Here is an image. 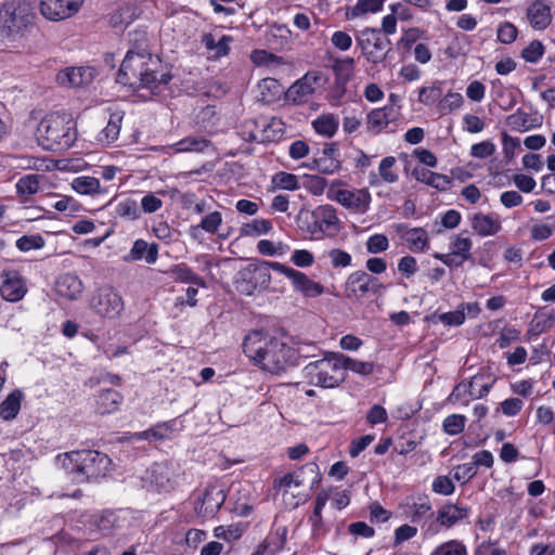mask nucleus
Wrapping results in <instances>:
<instances>
[{
  "mask_svg": "<svg viewBox=\"0 0 555 555\" xmlns=\"http://www.w3.org/2000/svg\"><path fill=\"white\" fill-rule=\"evenodd\" d=\"M242 348L255 365L273 374H279L295 364L294 348L262 331L248 333Z\"/></svg>",
  "mask_w": 555,
  "mask_h": 555,
  "instance_id": "obj_1",
  "label": "nucleus"
},
{
  "mask_svg": "<svg viewBox=\"0 0 555 555\" xmlns=\"http://www.w3.org/2000/svg\"><path fill=\"white\" fill-rule=\"evenodd\" d=\"M159 60L151 54L129 51L117 73L116 81L122 86L140 89H157L171 80L169 73H158Z\"/></svg>",
  "mask_w": 555,
  "mask_h": 555,
  "instance_id": "obj_2",
  "label": "nucleus"
},
{
  "mask_svg": "<svg viewBox=\"0 0 555 555\" xmlns=\"http://www.w3.org/2000/svg\"><path fill=\"white\" fill-rule=\"evenodd\" d=\"M36 139L44 150H67L77 139L76 121L65 113L48 114L37 126Z\"/></svg>",
  "mask_w": 555,
  "mask_h": 555,
  "instance_id": "obj_3",
  "label": "nucleus"
},
{
  "mask_svg": "<svg viewBox=\"0 0 555 555\" xmlns=\"http://www.w3.org/2000/svg\"><path fill=\"white\" fill-rule=\"evenodd\" d=\"M57 461L77 482L105 476L111 465V459L95 450L67 452L59 455Z\"/></svg>",
  "mask_w": 555,
  "mask_h": 555,
  "instance_id": "obj_4",
  "label": "nucleus"
},
{
  "mask_svg": "<svg viewBox=\"0 0 555 555\" xmlns=\"http://www.w3.org/2000/svg\"><path fill=\"white\" fill-rule=\"evenodd\" d=\"M304 373L310 385L322 388L338 387L346 378L340 353H328L320 360L308 363Z\"/></svg>",
  "mask_w": 555,
  "mask_h": 555,
  "instance_id": "obj_5",
  "label": "nucleus"
},
{
  "mask_svg": "<svg viewBox=\"0 0 555 555\" xmlns=\"http://www.w3.org/2000/svg\"><path fill=\"white\" fill-rule=\"evenodd\" d=\"M275 264L280 262L273 261H259L249 263L238 271L235 281L236 289L244 295L250 296L257 289H266L271 283V270H274Z\"/></svg>",
  "mask_w": 555,
  "mask_h": 555,
  "instance_id": "obj_6",
  "label": "nucleus"
},
{
  "mask_svg": "<svg viewBox=\"0 0 555 555\" xmlns=\"http://www.w3.org/2000/svg\"><path fill=\"white\" fill-rule=\"evenodd\" d=\"M357 46L362 55L372 64H379L387 57L391 41L379 29L366 27L356 37Z\"/></svg>",
  "mask_w": 555,
  "mask_h": 555,
  "instance_id": "obj_7",
  "label": "nucleus"
},
{
  "mask_svg": "<svg viewBox=\"0 0 555 555\" xmlns=\"http://www.w3.org/2000/svg\"><path fill=\"white\" fill-rule=\"evenodd\" d=\"M3 27L10 34H18L35 21L36 14L29 0H9L1 10Z\"/></svg>",
  "mask_w": 555,
  "mask_h": 555,
  "instance_id": "obj_8",
  "label": "nucleus"
},
{
  "mask_svg": "<svg viewBox=\"0 0 555 555\" xmlns=\"http://www.w3.org/2000/svg\"><path fill=\"white\" fill-rule=\"evenodd\" d=\"M485 375H474L469 379L459 383L448 397L453 404L467 406L472 400L486 397L494 385V379L485 382Z\"/></svg>",
  "mask_w": 555,
  "mask_h": 555,
  "instance_id": "obj_9",
  "label": "nucleus"
},
{
  "mask_svg": "<svg viewBox=\"0 0 555 555\" xmlns=\"http://www.w3.org/2000/svg\"><path fill=\"white\" fill-rule=\"evenodd\" d=\"M90 307L100 317L115 319L124 310V300L113 288H103L92 296Z\"/></svg>",
  "mask_w": 555,
  "mask_h": 555,
  "instance_id": "obj_10",
  "label": "nucleus"
},
{
  "mask_svg": "<svg viewBox=\"0 0 555 555\" xmlns=\"http://www.w3.org/2000/svg\"><path fill=\"white\" fill-rule=\"evenodd\" d=\"M332 198L353 214L363 215L369 211L372 196L367 189H338L333 191Z\"/></svg>",
  "mask_w": 555,
  "mask_h": 555,
  "instance_id": "obj_11",
  "label": "nucleus"
},
{
  "mask_svg": "<svg viewBox=\"0 0 555 555\" xmlns=\"http://www.w3.org/2000/svg\"><path fill=\"white\" fill-rule=\"evenodd\" d=\"M85 0H40L41 15L52 22L67 20L76 15Z\"/></svg>",
  "mask_w": 555,
  "mask_h": 555,
  "instance_id": "obj_12",
  "label": "nucleus"
},
{
  "mask_svg": "<svg viewBox=\"0 0 555 555\" xmlns=\"http://www.w3.org/2000/svg\"><path fill=\"white\" fill-rule=\"evenodd\" d=\"M225 501V493L221 486L209 485L203 495L195 502V513L203 519L212 518Z\"/></svg>",
  "mask_w": 555,
  "mask_h": 555,
  "instance_id": "obj_13",
  "label": "nucleus"
},
{
  "mask_svg": "<svg viewBox=\"0 0 555 555\" xmlns=\"http://www.w3.org/2000/svg\"><path fill=\"white\" fill-rule=\"evenodd\" d=\"M274 271L288 278L293 288L306 297H317L324 293V286L322 284L312 281L301 271L286 267L285 264H275Z\"/></svg>",
  "mask_w": 555,
  "mask_h": 555,
  "instance_id": "obj_14",
  "label": "nucleus"
},
{
  "mask_svg": "<svg viewBox=\"0 0 555 555\" xmlns=\"http://www.w3.org/2000/svg\"><path fill=\"white\" fill-rule=\"evenodd\" d=\"M0 280V294L4 300L17 302L27 294L25 280L17 270L1 271Z\"/></svg>",
  "mask_w": 555,
  "mask_h": 555,
  "instance_id": "obj_15",
  "label": "nucleus"
},
{
  "mask_svg": "<svg viewBox=\"0 0 555 555\" xmlns=\"http://www.w3.org/2000/svg\"><path fill=\"white\" fill-rule=\"evenodd\" d=\"M321 79L317 72H308L304 77L294 82L286 91V100L293 104L307 103L315 91V86Z\"/></svg>",
  "mask_w": 555,
  "mask_h": 555,
  "instance_id": "obj_16",
  "label": "nucleus"
},
{
  "mask_svg": "<svg viewBox=\"0 0 555 555\" xmlns=\"http://www.w3.org/2000/svg\"><path fill=\"white\" fill-rule=\"evenodd\" d=\"M397 235L406 244L413 253H425L429 249L428 233L423 228H409L404 223L393 224Z\"/></svg>",
  "mask_w": 555,
  "mask_h": 555,
  "instance_id": "obj_17",
  "label": "nucleus"
},
{
  "mask_svg": "<svg viewBox=\"0 0 555 555\" xmlns=\"http://www.w3.org/2000/svg\"><path fill=\"white\" fill-rule=\"evenodd\" d=\"M377 287H379V285L376 279L364 271H356L347 279L346 296L348 298L362 299L370 292L376 293Z\"/></svg>",
  "mask_w": 555,
  "mask_h": 555,
  "instance_id": "obj_18",
  "label": "nucleus"
},
{
  "mask_svg": "<svg viewBox=\"0 0 555 555\" xmlns=\"http://www.w3.org/2000/svg\"><path fill=\"white\" fill-rule=\"evenodd\" d=\"M94 77L93 67H68L56 75V80L64 87L79 88L91 83Z\"/></svg>",
  "mask_w": 555,
  "mask_h": 555,
  "instance_id": "obj_19",
  "label": "nucleus"
},
{
  "mask_svg": "<svg viewBox=\"0 0 555 555\" xmlns=\"http://www.w3.org/2000/svg\"><path fill=\"white\" fill-rule=\"evenodd\" d=\"M526 16L535 30H544L552 23L551 8L543 0H534L528 7Z\"/></svg>",
  "mask_w": 555,
  "mask_h": 555,
  "instance_id": "obj_20",
  "label": "nucleus"
},
{
  "mask_svg": "<svg viewBox=\"0 0 555 555\" xmlns=\"http://www.w3.org/2000/svg\"><path fill=\"white\" fill-rule=\"evenodd\" d=\"M328 498L330 494L326 491H321L315 495L314 507L308 519L311 525V535L313 539H321L328 531L322 517V511Z\"/></svg>",
  "mask_w": 555,
  "mask_h": 555,
  "instance_id": "obj_21",
  "label": "nucleus"
},
{
  "mask_svg": "<svg viewBox=\"0 0 555 555\" xmlns=\"http://www.w3.org/2000/svg\"><path fill=\"white\" fill-rule=\"evenodd\" d=\"M469 508L459 504H444L437 511L436 522L443 528H451L460 520L467 518Z\"/></svg>",
  "mask_w": 555,
  "mask_h": 555,
  "instance_id": "obj_22",
  "label": "nucleus"
},
{
  "mask_svg": "<svg viewBox=\"0 0 555 555\" xmlns=\"http://www.w3.org/2000/svg\"><path fill=\"white\" fill-rule=\"evenodd\" d=\"M83 291V284L81 280L72 273L62 274L55 282V292L59 296L75 300Z\"/></svg>",
  "mask_w": 555,
  "mask_h": 555,
  "instance_id": "obj_23",
  "label": "nucleus"
},
{
  "mask_svg": "<svg viewBox=\"0 0 555 555\" xmlns=\"http://www.w3.org/2000/svg\"><path fill=\"white\" fill-rule=\"evenodd\" d=\"M470 223L475 233L482 237L495 235L502 229L499 217H493L492 215H486L482 212L473 215Z\"/></svg>",
  "mask_w": 555,
  "mask_h": 555,
  "instance_id": "obj_24",
  "label": "nucleus"
},
{
  "mask_svg": "<svg viewBox=\"0 0 555 555\" xmlns=\"http://www.w3.org/2000/svg\"><path fill=\"white\" fill-rule=\"evenodd\" d=\"M158 258V247L156 244H149L144 240L134 241L131 249L125 256L126 261H138L144 259L149 264L156 262Z\"/></svg>",
  "mask_w": 555,
  "mask_h": 555,
  "instance_id": "obj_25",
  "label": "nucleus"
},
{
  "mask_svg": "<svg viewBox=\"0 0 555 555\" xmlns=\"http://www.w3.org/2000/svg\"><path fill=\"white\" fill-rule=\"evenodd\" d=\"M315 227L321 233L338 230V217L336 209L331 205L319 206L313 212Z\"/></svg>",
  "mask_w": 555,
  "mask_h": 555,
  "instance_id": "obj_26",
  "label": "nucleus"
},
{
  "mask_svg": "<svg viewBox=\"0 0 555 555\" xmlns=\"http://www.w3.org/2000/svg\"><path fill=\"white\" fill-rule=\"evenodd\" d=\"M302 485V469L287 473L274 479V489L278 491V493L283 495L284 500H286L288 494L292 498H296L294 490L300 488Z\"/></svg>",
  "mask_w": 555,
  "mask_h": 555,
  "instance_id": "obj_27",
  "label": "nucleus"
},
{
  "mask_svg": "<svg viewBox=\"0 0 555 555\" xmlns=\"http://www.w3.org/2000/svg\"><path fill=\"white\" fill-rule=\"evenodd\" d=\"M542 124L541 117H531L522 109H517L506 118V125L517 132H526L533 128L540 127Z\"/></svg>",
  "mask_w": 555,
  "mask_h": 555,
  "instance_id": "obj_28",
  "label": "nucleus"
},
{
  "mask_svg": "<svg viewBox=\"0 0 555 555\" xmlns=\"http://www.w3.org/2000/svg\"><path fill=\"white\" fill-rule=\"evenodd\" d=\"M211 145V142L202 135H190L181 139L168 149L173 153H202Z\"/></svg>",
  "mask_w": 555,
  "mask_h": 555,
  "instance_id": "obj_29",
  "label": "nucleus"
},
{
  "mask_svg": "<svg viewBox=\"0 0 555 555\" xmlns=\"http://www.w3.org/2000/svg\"><path fill=\"white\" fill-rule=\"evenodd\" d=\"M72 188L80 195H103L107 190L103 188L100 180L95 177L79 176L72 181Z\"/></svg>",
  "mask_w": 555,
  "mask_h": 555,
  "instance_id": "obj_30",
  "label": "nucleus"
},
{
  "mask_svg": "<svg viewBox=\"0 0 555 555\" xmlns=\"http://www.w3.org/2000/svg\"><path fill=\"white\" fill-rule=\"evenodd\" d=\"M122 118L124 113L120 111L114 112L109 115L106 126L101 130V132L98 135V140L102 144L109 145L118 139L121 129Z\"/></svg>",
  "mask_w": 555,
  "mask_h": 555,
  "instance_id": "obj_31",
  "label": "nucleus"
},
{
  "mask_svg": "<svg viewBox=\"0 0 555 555\" xmlns=\"http://www.w3.org/2000/svg\"><path fill=\"white\" fill-rule=\"evenodd\" d=\"M122 402V396L115 389H103L99 392L96 406L101 414L116 412Z\"/></svg>",
  "mask_w": 555,
  "mask_h": 555,
  "instance_id": "obj_32",
  "label": "nucleus"
},
{
  "mask_svg": "<svg viewBox=\"0 0 555 555\" xmlns=\"http://www.w3.org/2000/svg\"><path fill=\"white\" fill-rule=\"evenodd\" d=\"M23 398V391L20 389H15L7 396L0 403V416L3 421H12L17 416Z\"/></svg>",
  "mask_w": 555,
  "mask_h": 555,
  "instance_id": "obj_33",
  "label": "nucleus"
},
{
  "mask_svg": "<svg viewBox=\"0 0 555 555\" xmlns=\"http://www.w3.org/2000/svg\"><path fill=\"white\" fill-rule=\"evenodd\" d=\"M393 119L395 115L393 109L391 107L373 109L367 115V129L373 133H379Z\"/></svg>",
  "mask_w": 555,
  "mask_h": 555,
  "instance_id": "obj_34",
  "label": "nucleus"
},
{
  "mask_svg": "<svg viewBox=\"0 0 555 555\" xmlns=\"http://www.w3.org/2000/svg\"><path fill=\"white\" fill-rule=\"evenodd\" d=\"M443 82L441 80H434L429 85L418 88L417 101L425 106H438L440 98L443 94Z\"/></svg>",
  "mask_w": 555,
  "mask_h": 555,
  "instance_id": "obj_35",
  "label": "nucleus"
},
{
  "mask_svg": "<svg viewBox=\"0 0 555 555\" xmlns=\"http://www.w3.org/2000/svg\"><path fill=\"white\" fill-rule=\"evenodd\" d=\"M146 478L157 491H168L171 488L170 472L165 465H153Z\"/></svg>",
  "mask_w": 555,
  "mask_h": 555,
  "instance_id": "obj_36",
  "label": "nucleus"
},
{
  "mask_svg": "<svg viewBox=\"0 0 555 555\" xmlns=\"http://www.w3.org/2000/svg\"><path fill=\"white\" fill-rule=\"evenodd\" d=\"M386 0H359L353 7L346 10V18L354 20L370 13H377L383 9Z\"/></svg>",
  "mask_w": 555,
  "mask_h": 555,
  "instance_id": "obj_37",
  "label": "nucleus"
},
{
  "mask_svg": "<svg viewBox=\"0 0 555 555\" xmlns=\"http://www.w3.org/2000/svg\"><path fill=\"white\" fill-rule=\"evenodd\" d=\"M413 176L417 181L424 182L427 185L438 190H446L451 182L447 176L430 171L425 168H415L413 170Z\"/></svg>",
  "mask_w": 555,
  "mask_h": 555,
  "instance_id": "obj_38",
  "label": "nucleus"
},
{
  "mask_svg": "<svg viewBox=\"0 0 555 555\" xmlns=\"http://www.w3.org/2000/svg\"><path fill=\"white\" fill-rule=\"evenodd\" d=\"M260 143L279 141L284 133V122L276 117L269 120L261 119Z\"/></svg>",
  "mask_w": 555,
  "mask_h": 555,
  "instance_id": "obj_39",
  "label": "nucleus"
},
{
  "mask_svg": "<svg viewBox=\"0 0 555 555\" xmlns=\"http://www.w3.org/2000/svg\"><path fill=\"white\" fill-rule=\"evenodd\" d=\"M222 224V215L219 211H212L205 216L199 224L191 225L190 234L194 238H198L201 231H205L210 234L218 232Z\"/></svg>",
  "mask_w": 555,
  "mask_h": 555,
  "instance_id": "obj_40",
  "label": "nucleus"
},
{
  "mask_svg": "<svg viewBox=\"0 0 555 555\" xmlns=\"http://www.w3.org/2000/svg\"><path fill=\"white\" fill-rule=\"evenodd\" d=\"M250 60L256 66L264 67L269 72H274L285 62L282 56H278L266 50H255L250 54Z\"/></svg>",
  "mask_w": 555,
  "mask_h": 555,
  "instance_id": "obj_41",
  "label": "nucleus"
},
{
  "mask_svg": "<svg viewBox=\"0 0 555 555\" xmlns=\"http://www.w3.org/2000/svg\"><path fill=\"white\" fill-rule=\"evenodd\" d=\"M258 92L260 100L270 103L280 96L283 92V88L280 82L274 78H263L258 82Z\"/></svg>",
  "mask_w": 555,
  "mask_h": 555,
  "instance_id": "obj_42",
  "label": "nucleus"
},
{
  "mask_svg": "<svg viewBox=\"0 0 555 555\" xmlns=\"http://www.w3.org/2000/svg\"><path fill=\"white\" fill-rule=\"evenodd\" d=\"M171 273L176 281L206 287L205 280L197 275L188 264L179 263L172 267Z\"/></svg>",
  "mask_w": 555,
  "mask_h": 555,
  "instance_id": "obj_43",
  "label": "nucleus"
},
{
  "mask_svg": "<svg viewBox=\"0 0 555 555\" xmlns=\"http://www.w3.org/2000/svg\"><path fill=\"white\" fill-rule=\"evenodd\" d=\"M273 224L269 219H253L250 222L243 223L241 227V235L244 236H260L268 234L272 231Z\"/></svg>",
  "mask_w": 555,
  "mask_h": 555,
  "instance_id": "obj_44",
  "label": "nucleus"
},
{
  "mask_svg": "<svg viewBox=\"0 0 555 555\" xmlns=\"http://www.w3.org/2000/svg\"><path fill=\"white\" fill-rule=\"evenodd\" d=\"M338 120L333 114H323L313 120V129L326 138H332L338 130Z\"/></svg>",
  "mask_w": 555,
  "mask_h": 555,
  "instance_id": "obj_45",
  "label": "nucleus"
},
{
  "mask_svg": "<svg viewBox=\"0 0 555 555\" xmlns=\"http://www.w3.org/2000/svg\"><path fill=\"white\" fill-rule=\"evenodd\" d=\"M115 216L125 220L133 221L140 218V209L137 201L124 198L115 207Z\"/></svg>",
  "mask_w": 555,
  "mask_h": 555,
  "instance_id": "obj_46",
  "label": "nucleus"
},
{
  "mask_svg": "<svg viewBox=\"0 0 555 555\" xmlns=\"http://www.w3.org/2000/svg\"><path fill=\"white\" fill-rule=\"evenodd\" d=\"M232 41L231 37L222 36L219 41L216 42L211 34H205L202 38V42L205 48L209 51H216L217 57L225 56L229 53V43Z\"/></svg>",
  "mask_w": 555,
  "mask_h": 555,
  "instance_id": "obj_47",
  "label": "nucleus"
},
{
  "mask_svg": "<svg viewBox=\"0 0 555 555\" xmlns=\"http://www.w3.org/2000/svg\"><path fill=\"white\" fill-rule=\"evenodd\" d=\"M464 98L457 92H448L444 96L440 98L437 111L440 115H448L462 107Z\"/></svg>",
  "mask_w": 555,
  "mask_h": 555,
  "instance_id": "obj_48",
  "label": "nucleus"
},
{
  "mask_svg": "<svg viewBox=\"0 0 555 555\" xmlns=\"http://www.w3.org/2000/svg\"><path fill=\"white\" fill-rule=\"evenodd\" d=\"M340 362H343V373L347 370L352 371L357 374L367 376L371 375L374 371L373 362L359 361L352 358H349L343 353H340Z\"/></svg>",
  "mask_w": 555,
  "mask_h": 555,
  "instance_id": "obj_49",
  "label": "nucleus"
},
{
  "mask_svg": "<svg viewBox=\"0 0 555 555\" xmlns=\"http://www.w3.org/2000/svg\"><path fill=\"white\" fill-rule=\"evenodd\" d=\"M41 175H26L16 182V191L20 195H33L39 191Z\"/></svg>",
  "mask_w": 555,
  "mask_h": 555,
  "instance_id": "obj_50",
  "label": "nucleus"
},
{
  "mask_svg": "<svg viewBox=\"0 0 555 555\" xmlns=\"http://www.w3.org/2000/svg\"><path fill=\"white\" fill-rule=\"evenodd\" d=\"M472 240L467 236H463L462 234L454 235L450 244L451 251L460 256V258L465 261L472 258Z\"/></svg>",
  "mask_w": 555,
  "mask_h": 555,
  "instance_id": "obj_51",
  "label": "nucleus"
},
{
  "mask_svg": "<svg viewBox=\"0 0 555 555\" xmlns=\"http://www.w3.org/2000/svg\"><path fill=\"white\" fill-rule=\"evenodd\" d=\"M466 416L463 414H450L442 422V429L447 435L456 436L464 431Z\"/></svg>",
  "mask_w": 555,
  "mask_h": 555,
  "instance_id": "obj_52",
  "label": "nucleus"
},
{
  "mask_svg": "<svg viewBox=\"0 0 555 555\" xmlns=\"http://www.w3.org/2000/svg\"><path fill=\"white\" fill-rule=\"evenodd\" d=\"M274 189L295 191L299 189L298 177L294 173L280 171L272 177Z\"/></svg>",
  "mask_w": 555,
  "mask_h": 555,
  "instance_id": "obj_53",
  "label": "nucleus"
},
{
  "mask_svg": "<svg viewBox=\"0 0 555 555\" xmlns=\"http://www.w3.org/2000/svg\"><path fill=\"white\" fill-rule=\"evenodd\" d=\"M261 120L248 119L240 127V135L247 142H259L261 138Z\"/></svg>",
  "mask_w": 555,
  "mask_h": 555,
  "instance_id": "obj_54",
  "label": "nucleus"
},
{
  "mask_svg": "<svg viewBox=\"0 0 555 555\" xmlns=\"http://www.w3.org/2000/svg\"><path fill=\"white\" fill-rule=\"evenodd\" d=\"M257 250L263 256H282L289 250V247L282 243H274L269 240H260L257 243Z\"/></svg>",
  "mask_w": 555,
  "mask_h": 555,
  "instance_id": "obj_55",
  "label": "nucleus"
},
{
  "mask_svg": "<svg viewBox=\"0 0 555 555\" xmlns=\"http://www.w3.org/2000/svg\"><path fill=\"white\" fill-rule=\"evenodd\" d=\"M287 532L288 530L285 526H276L264 539L275 554L284 548L287 541Z\"/></svg>",
  "mask_w": 555,
  "mask_h": 555,
  "instance_id": "obj_56",
  "label": "nucleus"
},
{
  "mask_svg": "<svg viewBox=\"0 0 555 555\" xmlns=\"http://www.w3.org/2000/svg\"><path fill=\"white\" fill-rule=\"evenodd\" d=\"M431 555H468L466 546L457 541L450 540L438 545L431 553Z\"/></svg>",
  "mask_w": 555,
  "mask_h": 555,
  "instance_id": "obj_57",
  "label": "nucleus"
},
{
  "mask_svg": "<svg viewBox=\"0 0 555 555\" xmlns=\"http://www.w3.org/2000/svg\"><path fill=\"white\" fill-rule=\"evenodd\" d=\"M397 160L393 156H387L382 159L378 167V172L383 181L387 183H395L398 181L399 176L393 170Z\"/></svg>",
  "mask_w": 555,
  "mask_h": 555,
  "instance_id": "obj_58",
  "label": "nucleus"
},
{
  "mask_svg": "<svg viewBox=\"0 0 555 555\" xmlns=\"http://www.w3.org/2000/svg\"><path fill=\"white\" fill-rule=\"evenodd\" d=\"M44 244L46 241L40 234L23 235L16 241V247L23 253L41 249Z\"/></svg>",
  "mask_w": 555,
  "mask_h": 555,
  "instance_id": "obj_59",
  "label": "nucleus"
},
{
  "mask_svg": "<svg viewBox=\"0 0 555 555\" xmlns=\"http://www.w3.org/2000/svg\"><path fill=\"white\" fill-rule=\"evenodd\" d=\"M434 516L431 504L428 500L422 502H415L412 505L411 520L414 524H420L427 518Z\"/></svg>",
  "mask_w": 555,
  "mask_h": 555,
  "instance_id": "obj_60",
  "label": "nucleus"
},
{
  "mask_svg": "<svg viewBox=\"0 0 555 555\" xmlns=\"http://www.w3.org/2000/svg\"><path fill=\"white\" fill-rule=\"evenodd\" d=\"M243 534V530L236 525L218 526L214 529V537L227 542L237 541Z\"/></svg>",
  "mask_w": 555,
  "mask_h": 555,
  "instance_id": "obj_61",
  "label": "nucleus"
},
{
  "mask_svg": "<svg viewBox=\"0 0 555 555\" xmlns=\"http://www.w3.org/2000/svg\"><path fill=\"white\" fill-rule=\"evenodd\" d=\"M175 421L158 423L150 428V441H159L170 438L173 431Z\"/></svg>",
  "mask_w": 555,
  "mask_h": 555,
  "instance_id": "obj_62",
  "label": "nucleus"
},
{
  "mask_svg": "<svg viewBox=\"0 0 555 555\" xmlns=\"http://www.w3.org/2000/svg\"><path fill=\"white\" fill-rule=\"evenodd\" d=\"M518 30L511 22H503L499 25L496 36L498 40L504 44L514 42L517 38Z\"/></svg>",
  "mask_w": 555,
  "mask_h": 555,
  "instance_id": "obj_63",
  "label": "nucleus"
},
{
  "mask_svg": "<svg viewBox=\"0 0 555 555\" xmlns=\"http://www.w3.org/2000/svg\"><path fill=\"white\" fill-rule=\"evenodd\" d=\"M365 246L370 254H379L389 248V241L385 234H374L367 238Z\"/></svg>",
  "mask_w": 555,
  "mask_h": 555,
  "instance_id": "obj_64",
  "label": "nucleus"
}]
</instances>
